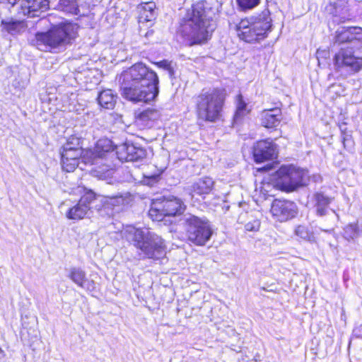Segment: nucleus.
I'll return each instance as SVG.
<instances>
[{
  "label": "nucleus",
  "instance_id": "f257e3e1",
  "mask_svg": "<svg viewBox=\"0 0 362 362\" xmlns=\"http://www.w3.org/2000/svg\"><path fill=\"white\" fill-rule=\"evenodd\" d=\"M122 94L128 100L149 103L159 93L157 74L143 63H137L124 71L119 78Z\"/></svg>",
  "mask_w": 362,
  "mask_h": 362
},
{
  "label": "nucleus",
  "instance_id": "f03ea898",
  "mask_svg": "<svg viewBox=\"0 0 362 362\" xmlns=\"http://www.w3.org/2000/svg\"><path fill=\"white\" fill-rule=\"evenodd\" d=\"M214 15L206 1H197L187 11L177 34L189 45L204 43L216 28Z\"/></svg>",
  "mask_w": 362,
  "mask_h": 362
},
{
  "label": "nucleus",
  "instance_id": "7ed1b4c3",
  "mask_svg": "<svg viewBox=\"0 0 362 362\" xmlns=\"http://www.w3.org/2000/svg\"><path fill=\"white\" fill-rule=\"evenodd\" d=\"M129 203L127 195H116L106 197L96 195L92 191L86 192L80 199L78 204L70 208L66 214L67 218L80 220L88 215L92 209L98 211L101 216H112L115 207L127 205Z\"/></svg>",
  "mask_w": 362,
  "mask_h": 362
},
{
  "label": "nucleus",
  "instance_id": "20e7f679",
  "mask_svg": "<svg viewBox=\"0 0 362 362\" xmlns=\"http://www.w3.org/2000/svg\"><path fill=\"white\" fill-rule=\"evenodd\" d=\"M123 237L139 251L141 258L159 259L166 253L164 240L148 230L127 226L122 230Z\"/></svg>",
  "mask_w": 362,
  "mask_h": 362
},
{
  "label": "nucleus",
  "instance_id": "39448f33",
  "mask_svg": "<svg viewBox=\"0 0 362 362\" xmlns=\"http://www.w3.org/2000/svg\"><path fill=\"white\" fill-rule=\"evenodd\" d=\"M114 146L111 140L107 138L99 139L93 149H87L83 154L85 164L93 165L94 175L102 180H106L112 176L114 168L110 159L115 153Z\"/></svg>",
  "mask_w": 362,
  "mask_h": 362
},
{
  "label": "nucleus",
  "instance_id": "423d86ee",
  "mask_svg": "<svg viewBox=\"0 0 362 362\" xmlns=\"http://www.w3.org/2000/svg\"><path fill=\"white\" fill-rule=\"evenodd\" d=\"M272 26L270 12L266 8L259 14L241 19L235 24V29L241 40L255 43L265 39Z\"/></svg>",
  "mask_w": 362,
  "mask_h": 362
},
{
  "label": "nucleus",
  "instance_id": "0eeeda50",
  "mask_svg": "<svg viewBox=\"0 0 362 362\" xmlns=\"http://www.w3.org/2000/svg\"><path fill=\"white\" fill-rule=\"evenodd\" d=\"M78 27L71 23H64L54 27L46 33L36 34V43L39 49L51 50L69 44L77 35Z\"/></svg>",
  "mask_w": 362,
  "mask_h": 362
},
{
  "label": "nucleus",
  "instance_id": "6e6552de",
  "mask_svg": "<svg viewBox=\"0 0 362 362\" xmlns=\"http://www.w3.org/2000/svg\"><path fill=\"white\" fill-rule=\"evenodd\" d=\"M225 101V93L219 89L203 90L196 98L197 116L199 119L214 122L219 119Z\"/></svg>",
  "mask_w": 362,
  "mask_h": 362
},
{
  "label": "nucleus",
  "instance_id": "1a4fd4ad",
  "mask_svg": "<svg viewBox=\"0 0 362 362\" xmlns=\"http://www.w3.org/2000/svg\"><path fill=\"white\" fill-rule=\"evenodd\" d=\"M276 185L286 192L307 185L309 180L308 170L292 165L281 166L276 172Z\"/></svg>",
  "mask_w": 362,
  "mask_h": 362
},
{
  "label": "nucleus",
  "instance_id": "9d476101",
  "mask_svg": "<svg viewBox=\"0 0 362 362\" xmlns=\"http://www.w3.org/2000/svg\"><path fill=\"white\" fill-rule=\"evenodd\" d=\"M184 222L188 239L197 245H204L209 240L212 230L205 218L186 214Z\"/></svg>",
  "mask_w": 362,
  "mask_h": 362
},
{
  "label": "nucleus",
  "instance_id": "9b49d317",
  "mask_svg": "<svg viewBox=\"0 0 362 362\" xmlns=\"http://www.w3.org/2000/svg\"><path fill=\"white\" fill-rule=\"evenodd\" d=\"M185 210L183 202L177 197H171L162 201L153 202L148 215L153 221H160L164 216L181 214Z\"/></svg>",
  "mask_w": 362,
  "mask_h": 362
},
{
  "label": "nucleus",
  "instance_id": "f8f14e48",
  "mask_svg": "<svg viewBox=\"0 0 362 362\" xmlns=\"http://www.w3.org/2000/svg\"><path fill=\"white\" fill-rule=\"evenodd\" d=\"M1 4H10L18 16L34 18L49 8V0H0ZM1 12L0 11V16Z\"/></svg>",
  "mask_w": 362,
  "mask_h": 362
},
{
  "label": "nucleus",
  "instance_id": "ddd939ff",
  "mask_svg": "<svg viewBox=\"0 0 362 362\" xmlns=\"http://www.w3.org/2000/svg\"><path fill=\"white\" fill-rule=\"evenodd\" d=\"M86 150H83L78 138H71L63 146L61 152L62 168L66 172H72L79 164V160L83 163V154Z\"/></svg>",
  "mask_w": 362,
  "mask_h": 362
},
{
  "label": "nucleus",
  "instance_id": "4468645a",
  "mask_svg": "<svg viewBox=\"0 0 362 362\" xmlns=\"http://www.w3.org/2000/svg\"><path fill=\"white\" fill-rule=\"evenodd\" d=\"M334 64L337 68H346L350 71H358L362 66V58L356 57L352 48H341L334 57Z\"/></svg>",
  "mask_w": 362,
  "mask_h": 362
},
{
  "label": "nucleus",
  "instance_id": "2eb2a0df",
  "mask_svg": "<svg viewBox=\"0 0 362 362\" xmlns=\"http://www.w3.org/2000/svg\"><path fill=\"white\" fill-rule=\"evenodd\" d=\"M272 216L280 222L293 218L297 213L296 205L290 201L275 199L271 206Z\"/></svg>",
  "mask_w": 362,
  "mask_h": 362
},
{
  "label": "nucleus",
  "instance_id": "dca6fc26",
  "mask_svg": "<svg viewBox=\"0 0 362 362\" xmlns=\"http://www.w3.org/2000/svg\"><path fill=\"white\" fill-rule=\"evenodd\" d=\"M276 153V145L269 139L259 141L254 146L253 156L256 163L273 160Z\"/></svg>",
  "mask_w": 362,
  "mask_h": 362
},
{
  "label": "nucleus",
  "instance_id": "f3484780",
  "mask_svg": "<svg viewBox=\"0 0 362 362\" xmlns=\"http://www.w3.org/2000/svg\"><path fill=\"white\" fill-rule=\"evenodd\" d=\"M117 158L123 161H136L145 157V151L132 144L124 143L115 147Z\"/></svg>",
  "mask_w": 362,
  "mask_h": 362
},
{
  "label": "nucleus",
  "instance_id": "a211bd4d",
  "mask_svg": "<svg viewBox=\"0 0 362 362\" xmlns=\"http://www.w3.org/2000/svg\"><path fill=\"white\" fill-rule=\"evenodd\" d=\"M214 182L212 178L204 177L185 188L186 192L193 198L195 195L208 194L212 190Z\"/></svg>",
  "mask_w": 362,
  "mask_h": 362
},
{
  "label": "nucleus",
  "instance_id": "6ab92c4d",
  "mask_svg": "<svg viewBox=\"0 0 362 362\" xmlns=\"http://www.w3.org/2000/svg\"><path fill=\"white\" fill-rule=\"evenodd\" d=\"M68 276L74 284L83 289L92 291L95 288L94 281L88 279L86 272L80 268H71Z\"/></svg>",
  "mask_w": 362,
  "mask_h": 362
},
{
  "label": "nucleus",
  "instance_id": "aec40b11",
  "mask_svg": "<svg viewBox=\"0 0 362 362\" xmlns=\"http://www.w3.org/2000/svg\"><path fill=\"white\" fill-rule=\"evenodd\" d=\"M161 114L160 110L154 108H148L136 117V122L137 125L143 128H151L154 122L160 118Z\"/></svg>",
  "mask_w": 362,
  "mask_h": 362
},
{
  "label": "nucleus",
  "instance_id": "412c9836",
  "mask_svg": "<svg viewBox=\"0 0 362 362\" xmlns=\"http://www.w3.org/2000/svg\"><path fill=\"white\" fill-rule=\"evenodd\" d=\"M281 119V113L279 109L265 110L262 112V124L266 128H274L277 127Z\"/></svg>",
  "mask_w": 362,
  "mask_h": 362
},
{
  "label": "nucleus",
  "instance_id": "4be33fe9",
  "mask_svg": "<svg viewBox=\"0 0 362 362\" xmlns=\"http://www.w3.org/2000/svg\"><path fill=\"white\" fill-rule=\"evenodd\" d=\"M156 4L153 1L141 4L139 7V22H151L156 18Z\"/></svg>",
  "mask_w": 362,
  "mask_h": 362
},
{
  "label": "nucleus",
  "instance_id": "5701e85b",
  "mask_svg": "<svg viewBox=\"0 0 362 362\" xmlns=\"http://www.w3.org/2000/svg\"><path fill=\"white\" fill-rule=\"evenodd\" d=\"M2 30L11 35H19L26 30V24L22 21L2 20Z\"/></svg>",
  "mask_w": 362,
  "mask_h": 362
},
{
  "label": "nucleus",
  "instance_id": "b1692460",
  "mask_svg": "<svg viewBox=\"0 0 362 362\" xmlns=\"http://www.w3.org/2000/svg\"><path fill=\"white\" fill-rule=\"evenodd\" d=\"M117 95L111 89L100 91L98 96L99 105L105 109H112L116 103Z\"/></svg>",
  "mask_w": 362,
  "mask_h": 362
},
{
  "label": "nucleus",
  "instance_id": "393cba45",
  "mask_svg": "<svg viewBox=\"0 0 362 362\" xmlns=\"http://www.w3.org/2000/svg\"><path fill=\"white\" fill-rule=\"evenodd\" d=\"M360 28L356 27L340 28L336 32L335 41L338 43L352 42L355 38V34Z\"/></svg>",
  "mask_w": 362,
  "mask_h": 362
},
{
  "label": "nucleus",
  "instance_id": "a878e982",
  "mask_svg": "<svg viewBox=\"0 0 362 362\" xmlns=\"http://www.w3.org/2000/svg\"><path fill=\"white\" fill-rule=\"evenodd\" d=\"M59 10L71 15H81L78 0H59Z\"/></svg>",
  "mask_w": 362,
  "mask_h": 362
},
{
  "label": "nucleus",
  "instance_id": "bb28decb",
  "mask_svg": "<svg viewBox=\"0 0 362 362\" xmlns=\"http://www.w3.org/2000/svg\"><path fill=\"white\" fill-rule=\"evenodd\" d=\"M315 201V207L317 214L319 216H324L329 204L332 202V198L325 196L322 193H316L314 195Z\"/></svg>",
  "mask_w": 362,
  "mask_h": 362
},
{
  "label": "nucleus",
  "instance_id": "cd10ccee",
  "mask_svg": "<svg viewBox=\"0 0 362 362\" xmlns=\"http://www.w3.org/2000/svg\"><path fill=\"white\" fill-rule=\"evenodd\" d=\"M295 233L300 238L310 242H315V237L313 233L305 226H298L295 230Z\"/></svg>",
  "mask_w": 362,
  "mask_h": 362
},
{
  "label": "nucleus",
  "instance_id": "c85d7f7f",
  "mask_svg": "<svg viewBox=\"0 0 362 362\" xmlns=\"http://www.w3.org/2000/svg\"><path fill=\"white\" fill-rule=\"evenodd\" d=\"M250 110L247 108V105L243 100L241 95L237 96V110L235 115V119L238 120L244 115L248 114Z\"/></svg>",
  "mask_w": 362,
  "mask_h": 362
},
{
  "label": "nucleus",
  "instance_id": "c756f323",
  "mask_svg": "<svg viewBox=\"0 0 362 362\" xmlns=\"http://www.w3.org/2000/svg\"><path fill=\"white\" fill-rule=\"evenodd\" d=\"M156 65L159 68L163 69L168 71L170 78H175V65L172 62L168 60H163L156 63Z\"/></svg>",
  "mask_w": 362,
  "mask_h": 362
},
{
  "label": "nucleus",
  "instance_id": "7c9ffc66",
  "mask_svg": "<svg viewBox=\"0 0 362 362\" xmlns=\"http://www.w3.org/2000/svg\"><path fill=\"white\" fill-rule=\"evenodd\" d=\"M344 238L346 240L354 239L358 234V228L356 224H349L344 228Z\"/></svg>",
  "mask_w": 362,
  "mask_h": 362
},
{
  "label": "nucleus",
  "instance_id": "2f4dec72",
  "mask_svg": "<svg viewBox=\"0 0 362 362\" xmlns=\"http://www.w3.org/2000/svg\"><path fill=\"white\" fill-rule=\"evenodd\" d=\"M260 221L257 218H252L245 224V229L250 232H256L259 230Z\"/></svg>",
  "mask_w": 362,
  "mask_h": 362
},
{
  "label": "nucleus",
  "instance_id": "473e14b6",
  "mask_svg": "<svg viewBox=\"0 0 362 362\" xmlns=\"http://www.w3.org/2000/svg\"><path fill=\"white\" fill-rule=\"evenodd\" d=\"M238 5L242 9H251L257 6L259 0H237Z\"/></svg>",
  "mask_w": 362,
  "mask_h": 362
},
{
  "label": "nucleus",
  "instance_id": "72a5a7b5",
  "mask_svg": "<svg viewBox=\"0 0 362 362\" xmlns=\"http://www.w3.org/2000/svg\"><path fill=\"white\" fill-rule=\"evenodd\" d=\"M330 93H335L337 96H340L344 94L345 89L341 84H332L328 88Z\"/></svg>",
  "mask_w": 362,
  "mask_h": 362
},
{
  "label": "nucleus",
  "instance_id": "f704fd0d",
  "mask_svg": "<svg viewBox=\"0 0 362 362\" xmlns=\"http://www.w3.org/2000/svg\"><path fill=\"white\" fill-rule=\"evenodd\" d=\"M5 354L4 351L0 347V362H4Z\"/></svg>",
  "mask_w": 362,
  "mask_h": 362
},
{
  "label": "nucleus",
  "instance_id": "c9c22d12",
  "mask_svg": "<svg viewBox=\"0 0 362 362\" xmlns=\"http://www.w3.org/2000/svg\"><path fill=\"white\" fill-rule=\"evenodd\" d=\"M346 19H347V18L345 16H339V19L336 20V21L344 22Z\"/></svg>",
  "mask_w": 362,
  "mask_h": 362
},
{
  "label": "nucleus",
  "instance_id": "e433bc0d",
  "mask_svg": "<svg viewBox=\"0 0 362 362\" xmlns=\"http://www.w3.org/2000/svg\"><path fill=\"white\" fill-rule=\"evenodd\" d=\"M69 110H76V111H78V109H75L74 107H73L72 109L71 108V107H69Z\"/></svg>",
  "mask_w": 362,
  "mask_h": 362
},
{
  "label": "nucleus",
  "instance_id": "4c0bfd02",
  "mask_svg": "<svg viewBox=\"0 0 362 362\" xmlns=\"http://www.w3.org/2000/svg\"><path fill=\"white\" fill-rule=\"evenodd\" d=\"M334 16L335 17H337V13H334Z\"/></svg>",
  "mask_w": 362,
  "mask_h": 362
}]
</instances>
